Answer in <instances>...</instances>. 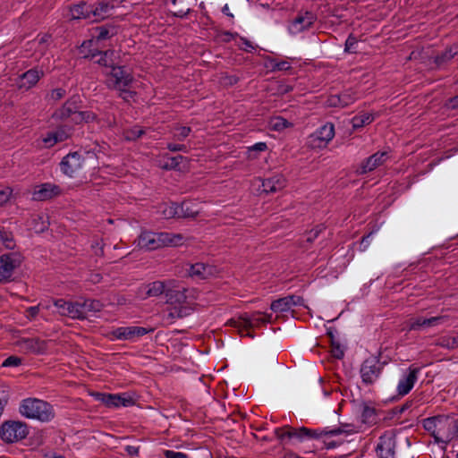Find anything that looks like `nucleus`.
Wrapping results in <instances>:
<instances>
[{"label":"nucleus","mask_w":458,"mask_h":458,"mask_svg":"<svg viewBox=\"0 0 458 458\" xmlns=\"http://www.w3.org/2000/svg\"><path fill=\"white\" fill-rule=\"evenodd\" d=\"M423 428L434 438L435 443L445 446L453 440H458V426L456 420L449 415H437L422 420Z\"/></svg>","instance_id":"f257e3e1"},{"label":"nucleus","mask_w":458,"mask_h":458,"mask_svg":"<svg viewBox=\"0 0 458 458\" xmlns=\"http://www.w3.org/2000/svg\"><path fill=\"white\" fill-rule=\"evenodd\" d=\"M216 273V268L205 263H195L191 266L189 275L195 279L203 280Z\"/></svg>","instance_id":"a878e982"},{"label":"nucleus","mask_w":458,"mask_h":458,"mask_svg":"<svg viewBox=\"0 0 458 458\" xmlns=\"http://www.w3.org/2000/svg\"><path fill=\"white\" fill-rule=\"evenodd\" d=\"M396 435L394 430L384 432L378 438L376 454L378 458H395Z\"/></svg>","instance_id":"1a4fd4ad"},{"label":"nucleus","mask_w":458,"mask_h":458,"mask_svg":"<svg viewBox=\"0 0 458 458\" xmlns=\"http://www.w3.org/2000/svg\"><path fill=\"white\" fill-rule=\"evenodd\" d=\"M420 371V369L418 367L410 366L407 369L398 381L396 386L398 395L404 396L411 392L418 380Z\"/></svg>","instance_id":"dca6fc26"},{"label":"nucleus","mask_w":458,"mask_h":458,"mask_svg":"<svg viewBox=\"0 0 458 458\" xmlns=\"http://www.w3.org/2000/svg\"><path fill=\"white\" fill-rule=\"evenodd\" d=\"M271 315L261 312L245 313L240 318V324L244 327H255L270 321Z\"/></svg>","instance_id":"b1692460"},{"label":"nucleus","mask_w":458,"mask_h":458,"mask_svg":"<svg viewBox=\"0 0 458 458\" xmlns=\"http://www.w3.org/2000/svg\"><path fill=\"white\" fill-rule=\"evenodd\" d=\"M241 40L242 42V46L241 47V48L243 49L244 51L252 52L255 49L253 44L247 38H241Z\"/></svg>","instance_id":"680f3d73"},{"label":"nucleus","mask_w":458,"mask_h":458,"mask_svg":"<svg viewBox=\"0 0 458 458\" xmlns=\"http://www.w3.org/2000/svg\"><path fill=\"white\" fill-rule=\"evenodd\" d=\"M331 346H332V349H331L332 355L338 360L343 359L344 356V351L343 346L335 341H332Z\"/></svg>","instance_id":"8fccbe9b"},{"label":"nucleus","mask_w":458,"mask_h":458,"mask_svg":"<svg viewBox=\"0 0 458 458\" xmlns=\"http://www.w3.org/2000/svg\"><path fill=\"white\" fill-rule=\"evenodd\" d=\"M39 312V306L37 305V306H31V307H29L27 310H26V313H27V316L30 318H34L38 316Z\"/></svg>","instance_id":"e2e57ef3"},{"label":"nucleus","mask_w":458,"mask_h":458,"mask_svg":"<svg viewBox=\"0 0 458 458\" xmlns=\"http://www.w3.org/2000/svg\"><path fill=\"white\" fill-rule=\"evenodd\" d=\"M96 35L94 36L98 41L110 38L116 34L114 27L99 26L95 28Z\"/></svg>","instance_id":"4c0bfd02"},{"label":"nucleus","mask_w":458,"mask_h":458,"mask_svg":"<svg viewBox=\"0 0 458 458\" xmlns=\"http://www.w3.org/2000/svg\"><path fill=\"white\" fill-rule=\"evenodd\" d=\"M70 137V130L67 127H58L56 130L49 131L43 138L42 141L46 148H52L56 143L63 142Z\"/></svg>","instance_id":"5701e85b"},{"label":"nucleus","mask_w":458,"mask_h":458,"mask_svg":"<svg viewBox=\"0 0 458 458\" xmlns=\"http://www.w3.org/2000/svg\"><path fill=\"white\" fill-rule=\"evenodd\" d=\"M27 423L21 420H6L0 425V438L5 444L21 441L29 435Z\"/></svg>","instance_id":"423d86ee"},{"label":"nucleus","mask_w":458,"mask_h":458,"mask_svg":"<svg viewBox=\"0 0 458 458\" xmlns=\"http://www.w3.org/2000/svg\"><path fill=\"white\" fill-rule=\"evenodd\" d=\"M54 305L61 316L69 317L73 319L81 318V312L79 310L81 309L80 301L72 302L58 299L54 301Z\"/></svg>","instance_id":"4be33fe9"},{"label":"nucleus","mask_w":458,"mask_h":458,"mask_svg":"<svg viewBox=\"0 0 458 458\" xmlns=\"http://www.w3.org/2000/svg\"><path fill=\"white\" fill-rule=\"evenodd\" d=\"M449 106L450 108L452 109H456L458 108V96H455L454 98H451L449 99Z\"/></svg>","instance_id":"774afa93"},{"label":"nucleus","mask_w":458,"mask_h":458,"mask_svg":"<svg viewBox=\"0 0 458 458\" xmlns=\"http://www.w3.org/2000/svg\"><path fill=\"white\" fill-rule=\"evenodd\" d=\"M91 12L92 6L88 5L85 3L75 4L70 9L72 18L75 20L88 19L90 21Z\"/></svg>","instance_id":"473e14b6"},{"label":"nucleus","mask_w":458,"mask_h":458,"mask_svg":"<svg viewBox=\"0 0 458 458\" xmlns=\"http://www.w3.org/2000/svg\"><path fill=\"white\" fill-rule=\"evenodd\" d=\"M95 396L97 400L100 401L108 408L129 407L134 404L133 398L126 393H97Z\"/></svg>","instance_id":"f8f14e48"},{"label":"nucleus","mask_w":458,"mask_h":458,"mask_svg":"<svg viewBox=\"0 0 458 458\" xmlns=\"http://www.w3.org/2000/svg\"><path fill=\"white\" fill-rule=\"evenodd\" d=\"M81 103L79 96H72L67 99L64 104L57 108L51 115V119L55 123L64 122L67 119L75 116Z\"/></svg>","instance_id":"ddd939ff"},{"label":"nucleus","mask_w":458,"mask_h":458,"mask_svg":"<svg viewBox=\"0 0 458 458\" xmlns=\"http://www.w3.org/2000/svg\"><path fill=\"white\" fill-rule=\"evenodd\" d=\"M100 121H101V123L98 124L99 127H104V126L111 127L114 123V118L112 115H107L105 119H100Z\"/></svg>","instance_id":"0e129e2a"},{"label":"nucleus","mask_w":458,"mask_h":458,"mask_svg":"<svg viewBox=\"0 0 458 458\" xmlns=\"http://www.w3.org/2000/svg\"><path fill=\"white\" fill-rule=\"evenodd\" d=\"M383 366L379 359L371 356L366 359L360 369L361 380L364 384H373L380 376Z\"/></svg>","instance_id":"9b49d317"},{"label":"nucleus","mask_w":458,"mask_h":458,"mask_svg":"<svg viewBox=\"0 0 458 458\" xmlns=\"http://www.w3.org/2000/svg\"><path fill=\"white\" fill-rule=\"evenodd\" d=\"M179 218H193L197 216L198 211L194 210L190 203L178 204Z\"/></svg>","instance_id":"79ce46f5"},{"label":"nucleus","mask_w":458,"mask_h":458,"mask_svg":"<svg viewBox=\"0 0 458 458\" xmlns=\"http://www.w3.org/2000/svg\"><path fill=\"white\" fill-rule=\"evenodd\" d=\"M112 8L113 6H110L106 3H100L95 8L92 7L90 21L94 22L98 21L100 20H104L110 14V11Z\"/></svg>","instance_id":"c9c22d12"},{"label":"nucleus","mask_w":458,"mask_h":458,"mask_svg":"<svg viewBox=\"0 0 458 458\" xmlns=\"http://www.w3.org/2000/svg\"><path fill=\"white\" fill-rule=\"evenodd\" d=\"M165 458H188V455L182 452H175L173 450H166L165 452Z\"/></svg>","instance_id":"bf43d9fd"},{"label":"nucleus","mask_w":458,"mask_h":458,"mask_svg":"<svg viewBox=\"0 0 458 458\" xmlns=\"http://www.w3.org/2000/svg\"><path fill=\"white\" fill-rule=\"evenodd\" d=\"M161 214H162V216L165 219H170V218H174V217H178L179 218V208H178V204L176 203H171L169 205H163L161 206Z\"/></svg>","instance_id":"ea45409f"},{"label":"nucleus","mask_w":458,"mask_h":458,"mask_svg":"<svg viewBox=\"0 0 458 458\" xmlns=\"http://www.w3.org/2000/svg\"><path fill=\"white\" fill-rule=\"evenodd\" d=\"M184 236L181 233H174L167 232H151L142 231L134 244L140 250L152 251L165 247H177L182 245Z\"/></svg>","instance_id":"f03ea898"},{"label":"nucleus","mask_w":458,"mask_h":458,"mask_svg":"<svg viewBox=\"0 0 458 458\" xmlns=\"http://www.w3.org/2000/svg\"><path fill=\"white\" fill-rule=\"evenodd\" d=\"M167 296L169 297L171 302L173 301L174 296L176 298V301L178 302L186 301V294L184 293V292L170 291V293H167Z\"/></svg>","instance_id":"5fc2aeb1"},{"label":"nucleus","mask_w":458,"mask_h":458,"mask_svg":"<svg viewBox=\"0 0 458 458\" xmlns=\"http://www.w3.org/2000/svg\"><path fill=\"white\" fill-rule=\"evenodd\" d=\"M144 134V131L139 127L134 126L131 129L125 131V139L127 140H135Z\"/></svg>","instance_id":"de8ad7c7"},{"label":"nucleus","mask_w":458,"mask_h":458,"mask_svg":"<svg viewBox=\"0 0 458 458\" xmlns=\"http://www.w3.org/2000/svg\"><path fill=\"white\" fill-rule=\"evenodd\" d=\"M44 72L38 69H30L19 77L18 86L21 89L28 90L35 86Z\"/></svg>","instance_id":"393cba45"},{"label":"nucleus","mask_w":458,"mask_h":458,"mask_svg":"<svg viewBox=\"0 0 458 458\" xmlns=\"http://www.w3.org/2000/svg\"><path fill=\"white\" fill-rule=\"evenodd\" d=\"M272 71H288L291 69V64L287 61H276L275 59L270 61Z\"/></svg>","instance_id":"09e8293b"},{"label":"nucleus","mask_w":458,"mask_h":458,"mask_svg":"<svg viewBox=\"0 0 458 458\" xmlns=\"http://www.w3.org/2000/svg\"><path fill=\"white\" fill-rule=\"evenodd\" d=\"M21 359L17 356H9L3 361L2 367H18L21 364Z\"/></svg>","instance_id":"864d4df0"},{"label":"nucleus","mask_w":458,"mask_h":458,"mask_svg":"<svg viewBox=\"0 0 458 458\" xmlns=\"http://www.w3.org/2000/svg\"><path fill=\"white\" fill-rule=\"evenodd\" d=\"M334 137L335 125L332 123H327L309 137V143L312 148H325Z\"/></svg>","instance_id":"9d476101"},{"label":"nucleus","mask_w":458,"mask_h":458,"mask_svg":"<svg viewBox=\"0 0 458 458\" xmlns=\"http://www.w3.org/2000/svg\"><path fill=\"white\" fill-rule=\"evenodd\" d=\"M124 451L129 456L137 457L140 454V447L135 445H126Z\"/></svg>","instance_id":"052dcab7"},{"label":"nucleus","mask_w":458,"mask_h":458,"mask_svg":"<svg viewBox=\"0 0 458 458\" xmlns=\"http://www.w3.org/2000/svg\"><path fill=\"white\" fill-rule=\"evenodd\" d=\"M270 126L276 131H281L284 129L291 128L293 124L282 116H276L271 119Z\"/></svg>","instance_id":"58836bf2"},{"label":"nucleus","mask_w":458,"mask_h":458,"mask_svg":"<svg viewBox=\"0 0 458 458\" xmlns=\"http://www.w3.org/2000/svg\"><path fill=\"white\" fill-rule=\"evenodd\" d=\"M357 432L355 427L351 424H344L330 428H314L312 439L317 441L318 449L331 450L337 448L346 442L344 437L353 435Z\"/></svg>","instance_id":"7ed1b4c3"},{"label":"nucleus","mask_w":458,"mask_h":458,"mask_svg":"<svg viewBox=\"0 0 458 458\" xmlns=\"http://www.w3.org/2000/svg\"><path fill=\"white\" fill-rule=\"evenodd\" d=\"M357 43V38L352 34H350L344 44V51L348 53H354Z\"/></svg>","instance_id":"3c124183"},{"label":"nucleus","mask_w":458,"mask_h":458,"mask_svg":"<svg viewBox=\"0 0 458 458\" xmlns=\"http://www.w3.org/2000/svg\"><path fill=\"white\" fill-rule=\"evenodd\" d=\"M317 21V15L310 11H301L291 22L289 30L293 34L309 30Z\"/></svg>","instance_id":"a211bd4d"},{"label":"nucleus","mask_w":458,"mask_h":458,"mask_svg":"<svg viewBox=\"0 0 458 458\" xmlns=\"http://www.w3.org/2000/svg\"><path fill=\"white\" fill-rule=\"evenodd\" d=\"M0 242L7 249H13L14 247L13 235L9 232L0 230Z\"/></svg>","instance_id":"49530a36"},{"label":"nucleus","mask_w":458,"mask_h":458,"mask_svg":"<svg viewBox=\"0 0 458 458\" xmlns=\"http://www.w3.org/2000/svg\"><path fill=\"white\" fill-rule=\"evenodd\" d=\"M166 4H171V12L176 17H185L191 11L189 0H166Z\"/></svg>","instance_id":"2f4dec72"},{"label":"nucleus","mask_w":458,"mask_h":458,"mask_svg":"<svg viewBox=\"0 0 458 458\" xmlns=\"http://www.w3.org/2000/svg\"><path fill=\"white\" fill-rule=\"evenodd\" d=\"M19 412L26 419L40 422H49L55 415L54 407L49 403L33 397L25 398L21 401Z\"/></svg>","instance_id":"20e7f679"},{"label":"nucleus","mask_w":458,"mask_h":458,"mask_svg":"<svg viewBox=\"0 0 458 458\" xmlns=\"http://www.w3.org/2000/svg\"><path fill=\"white\" fill-rule=\"evenodd\" d=\"M304 299L301 296L288 295L272 301L270 309L276 313L289 311L294 306H303Z\"/></svg>","instance_id":"aec40b11"},{"label":"nucleus","mask_w":458,"mask_h":458,"mask_svg":"<svg viewBox=\"0 0 458 458\" xmlns=\"http://www.w3.org/2000/svg\"><path fill=\"white\" fill-rule=\"evenodd\" d=\"M389 158L390 155L388 151H377L360 162L355 173L358 175L370 173L384 165Z\"/></svg>","instance_id":"4468645a"},{"label":"nucleus","mask_w":458,"mask_h":458,"mask_svg":"<svg viewBox=\"0 0 458 458\" xmlns=\"http://www.w3.org/2000/svg\"><path fill=\"white\" fill-rule=\"evenodd\" d=\"M191 132V127L181 125L174 126L172 131L173 139L178 141L184 140L190 135Z\"/></svg>","instance_id":"a19ab883"},{"label":"nucleus","mask_w":458,"mask_h":458,"mask_svg":"<svg viewBox=\"0 0 458 458\" xmlns=\"http://www.w3.org/2000/svg\"><path fill=\"white\" fill-rule=\"evenodd\" d=\"M360 420L363 424L372 426L377 422L378 417L374 406L362 403L360 406Z\"/></svg>","instance_id":"c85d7f7f"},{"label":"nucleus","mask_w":458,"mask_h":458,"mask_svg":"<svg viewBox=\"0 0 458 458\" xmlns=\"http://www.w3.org/2000/svg\"><path fill=\"white\" fill-rule=\"evenodd\" d=\"M267 146L265 142H257L248 148L249 156L251 157V152L253 151L263 152L267 150Z\"/></svg>","instance_id":"4d7b16f0"},{"label":"nucleus","mask_w":458,"mask_h":458,"mask_svg":"<svg viewBox=\"0 0 458 458\" xmlns=\"http://www.w3.org/2000/svg\"><path fill=\"white\" fill-rule=\"evenodd\" d=\"M72 122L75 123H97V124L101 123V121L98 117V115L94 112L89 111V110H86V111H79L78 110L75 116L72 117Z\"/></svg>","instance_id":"f704fd0d"},{"label":"nucleus","mask_w":458,"mask_h":458,"mask_svg":"<svg viewBox=\"0 0 458 458\" xmlns=\"http://www.w3.org/2000/svg\"><path fill=\"white\" fill-rule=\"evenodd\" d=\"M374 121V115L370 113H362L352 118L353 129H360Z\"/></svg>","instance_id":"e433bc0d"},{"label":"nucleus","mask_w":458,"mask_h":458,"mask_svg":"<svg viewBox=\"0 0 458 458\" xmlns=\"http://www.w3.org/2000/svg\"><path fill=\"white\" fill-rule=\"evenodd\" d=\"M289 432H290V426L276 428L274 430V434L281 441L282 444L289 443L288 437H287Z\"/></svg>","instance_id":"a18cd8bd"},{"label":"nucleus","mask_w":458,"mask_h":458,"mask_svg":"<svg viewBox=\"0 0 458 458\" xmlns=\"http://www.w3.org/2000/svg\"><path fill=\"white\" fill-rule=\"evenodd\" d=\"M313 432L314 428H309L306 427H290V432L287 435L288 441L292 443H301L307 439H312Z\"/></svg>","instance_id":"cd10ccee"},{"label":"nucleus","mask_w":458,"mask_h":458,"mask_svg":"<svg viewBox=\"0 0 458 458\" xmlns=\"http://www.w3.org/2000/svg\"><path fill=\"white\" fill-rule=\"evenodd\" d=\"M66 94L65 89L62 88L55 89L47 95V98L52 101H58L62 99Z\"/></svg>","instance_id":"603ef678"},{"label":"nucleus","mask_w":458,"mask_h":458,"mask_svg":"<svg viewBox=\"0 0 458 458\" xmlns=\"http://www.w3.org/2000/svg\"><path fill=\"white\" fill-rule=\"evenodd\" d=\"M166 148L172 152H187V147L184 144L168 143Z\"/></svg>","instance_id":"13d9d810"},{"label":"nucleus","mask_w":458,"mask_h":458,"mask_svg":"<svg viewBox=\"0 0 458 458\" xmlns=\"http://www.w3.org/2000/svg\"><path fill=\"white\" fill-rule=\"evenodd\" d=\"M359 98L352 89H346L339 94L330 95L326 103L329 107L344 108L353 104Z\"/></svg>","instance_id":"6ab92c4d"},{"label":"nucleus","mask_w":458,"mask_h":458,"mask_svg":"<svg viewBox=\"0 0 458 458\" xmlns=\"http://www.w3.org/2000/svg\"><path fill=\"white\" fill-rule=\"evenodd\" d=\"M153 330L151 327L147 328L139 326L119 327L110 332V338L112 340L135 342L143 335L153 332Z\"/></svg>","instance_id":"6e6552de"},{"label":"nucleus","mask_w":458,"mask_h":458,"mask_svg":"<svg viewBox=\"0 0 458 458\" xmlns=\"http://www.w3.org/2000/svg\"><path fill=\"white\" fill-rule=\"evenodd\" d=\"M80 306L81 309L79 310L81 312V319L87 318L89 315L98 312L103 308V305L99 301L91 299L80 301Z\"/></svg>","instance_id":"7c9ffc66"},{"label":"nucleus","mask_w":458,"mask_h":458,"mask_svg":"<svg viewBox=\"0 0 458 458\" xmlns=\"http://www.w3.org/2000/svg\"><path fill=\"white\" fill-rule=\"evenodd\" d=\"M106 85L109 89L119 91V97L125 101H130L136 95L130 87L133 82V77L124 66H112L110 72H106Z\"/></svg>","instance_id":"39448f33"},{"label":"nucleus","mask_w":458,"mask_h":458,"mask_svg":"<svg viewBox=\"0 0 458 458\" xmlns=\"http://www.w3.org/2000/svg\"><path fill=\"white\" fill-rule=\"evenodd\" d=\"M286 185V180L282 174H275L262 180V189L266 193H275L283 190Z\"/></svg>","instance_id":"bb28decb"},{"label":"nucleus","mask_w":458,"mask_h":458,"mask_svg":"<svg viewBox=\"0 0 458 458\" xmlns=\"http://www.w3.org/2000/svg\"><path fill=\"white\" fill-rule=\"evenodd\" d=\"M165 289V284L161 281H155L142 286L140 293L143 299L148 297H158L164 293Z\"/></svg>","instance_id":"c756f323"},{"label":"nucleus","mask_w":458,"mask_h":458,"mask_svg":"<svg viewBox=\"0 0 458 458\" xmlns=\"http://www.w3.org/2000/svg\"><path fill=\"white\" fill-rule=\"evenodd\" d=\"M458 54V46H454L446 49L441 55L437 56L436 63L440 64L444 62L451 60L454 55Z\"/></svg>","instance_id":"37998d69"},{"label":"nucleus","mask_w":458,"mask_h":458,"mask_svg":"<svg viewBox=\"0 0 458 458\" xmlns=\"http://www.w3.org/2000/svg\"><path fill=\"white\" fill-rule=\"evenodd\" d=\"M449 320L448 316H437L431 318L416 317L407 321L408 331H420L445 324Z\"/></svg>","instance_id":"2eb2a0df"},{"label":"nucleus","mask_w":458,"mask_h":458,"mask_svg":"<svg viewBox=\"0 0 458 458\" xmlns=\"http://www.w3.org/2000/svg\"><path fill=\"white\" fill-rule=\"evenodd\" d=\"M38 343V340L36 339H26L24 341V344H26V346L28 348H30V350H35V344Z\"/></svg>","instance_id":"338daca9"},{"label":"nucleus","mask_w":458,"mask_h":458,"mask_svg":"<svg viewBox=\"0 0 458 458\" xmlns=\"http://www.w3.org/2000/svg\"><path fill=\"white\" fill-rule=\"evenodd\" d=\"M61 193V189L58 185L46 182L38 185L32 191V199L36 201H44L50 199Z\"/></svg>","instance_id":"412c9836"},{"label":"nucleus","mask_w":458,"mask_h":458,"mask_svg":"<svg viewBox=\"0 0 458 458\" xmlns=\"http://www.w3.org/2000/svg\"><path fill=\"white\" fill-rule=\"evenodd\" d=\"M20 252L13 251L0 256V283L9 282L16 268L22 263Z\"/></svg>","instance_id":"0eeeda50"},{"label":"nucleus","mask_w":458,"mask_h":458,"mask_svg":"<svg viewBox=\"0 0 458 458\" xmlns=\"http://www.w3.org/2000/svg\"><path fill=\"white\" fill-rule=\"evenodd\" d=\"M437 344L449 350L456 349L458 348V335L454 337H444L439 340Z\"/></svg>","instance_id":"c03bdc74"},{"label":"nucleus","mask_w":458,"mask_h":458,"mask_svg":"<svg viewBox=\"0 0 458 458\" xmlns=\"http://www.w3.org/2000/svg\"><path fill=\"white\" fill-rule=\"evenodd\" d=\"M13 194V190L9 187H6L4 190H0V206L4 205L10 199Z\"/></svg>","instance_id":"6e6d98bb"},{"label":"nucleus","mask_w":458,"mask_h":458,"mask_svg":"<svg viewBox=\"0 0 458 458\" xmlns=\"http://www.w3.org/2000/svg\"><path fill=\"white\" fill-rule=\"evenodd\" d=\"M239 79L235 75H225L223 77V82L227 85H233L238 82Z\"/></svg>","instance_id":"69168bd1"},{"label":"nucleus","mask_w":458,"mask_h":458,"mask_svg":"<svg viewBox=\"0 0 458 458\" xmlns=\"http://www.w3.org/2000/svg\"><path fill=\"white\" fill-rule=\"evenodd\" d=\"M114 55V52L113 51H105V52H99V51H95V52H90L89 54H85L83 56L85 58H94L95 56L97 55H100V57L98 59L97 63L102 66H105L106 68H109L110 70L112 69V66H114V63L113 61L110 59V56Z\"/></svg>","instance_id":"72a5a7b5"},{"label":"nucleus","mask_w":458,"mask_h":458,"mask_svg":"<svg viewBox=\"0 0 458 458\" xmlns=\"http://www.w3.org/2000/svg\"><path fill=\"white\" fill-rule=\"evenodd\" d=\"M84 158L78 152L66 155L60 163L61 171L69 177H73L83 166Z\"/></svg>","instance_id":"f3484780"}]
</instances>
